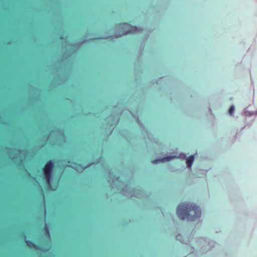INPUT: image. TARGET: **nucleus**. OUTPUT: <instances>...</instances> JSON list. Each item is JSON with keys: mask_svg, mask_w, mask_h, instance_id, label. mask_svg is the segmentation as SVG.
<instances>
[{"mask_svg": "<svg viewBox=\"0 0 257 257\" xmlns=\"http://www.w3.org/2000/svg\"><path fill=\"white\" fill-rule=\"evenodd\" d=\"M174 157H166V158H164L161 160H155L153 161V163H154V164H156V163H157L158 162H160V161H169L170 160H171V159H172L173 158H174Z\"/></svg>", "mask_w": 257, "mask_h": 257, "instance_id": "obj_5", "label": "nucleus"}, {"mask_svg": "<svg viewBox=\"0 0 257 257\" xmlns=\"http://www.w3.org/2000/svg\"><path fill=\"white\" fill-rule=\"evenodd\" d=\"M66 80H68V79H67L66 78H65V81H66Z\"/></svg>", "mask_w": 257, "mask_h": 257, "instance_id": "obj_8", "label": "nucleus"}, {"mask_svg": "<svg viewBox=\"0 0 257 257\" xmlns=\"http://www.w3.org/2000/svg\"><path fill=\"white\" fill-rule=\"evenodd\" d=\"M26 243L30 248H35L36 247V244L31 240H26Z\"/></svg>", "mask_w": 257, "mask_h": 257, "instance_id": "obj_6", "label": "nucleus"}, {"mask_svg": "<svg viewBox=\"0 0 257 257\" xmlns=\"http://www.w3.org/2000/svg\"><path fill=\"white\" fill-rule=\"evenodd\" d=\"M177 214L182 220L195 221L200 217L201 211L199 207L195 204L182 203L178 206Z\"/></svg>", "mask_w": 257, "mask_h": 257, "instance_id": "obj_1", "label": "nucleus"}, {"mask_svg": "<svg viewBox=\"0 0 257 257\" xmlns=\"http://www.w3.org/2000/svg\"><path fill=\"white\" fill-rule=\"evenodd\" d=\"M194 156H190L189 157L188 159L186 161V164L188 168H190L192 165V163L194 161Z\"/></svg>", "mask_w": 257, "mask_h": 257, "instance_id": "obj_4", "label": "nucleus"}, {"mask_svg": "<svg viewBox=\"0 0 257 257\" xmlns=\"http://www.w3.org/2000/svg\"><path fill=\"white\" fill-rule=\"evenodd\" d=\"M54 167V162L52 160H49L45 164L42 169L43 180L47 184L50 185L51 183Z\"/></svg>", "mask_w": 257, "mask_h": 257, "instance_id": "obj_2", "label": "nucleus"}, {"mask_svg": "<svg viewBox=\"0 0 257 257\" xmlns=\"http://www.w3.org/2000/svg\"><path fill=\"white\" fill-rule=\"evenodd\" d=\"M119 28H121L122 29H126V28H128V29L127 30H124L122 34L119 35V36H121L122 35H126L128 33H135L137 31H138V29L137 28V27H132L130 26V24H127V23H122V24H119Z\"/></svg>", "mask_w": 257, "mask_h": 257, "instance_id": "obj_3", "label": "nucleus"}, {"mask_svg": "<svg viewBox=\"0 0 257 257\" xmlns=\"http://www.w3.org/2000/svg\"><path fill=\"white\" fill-rule=\"evenodd\" d=\"M234 111V107L233 105H231L229 110H228V113L230 115H232Z\"/></svg>", "mask_w": 257, "mask_h": 257, "instance_id": "obj_7", "label": "nucleus"}, {"mask_svg": "<svg viewBox=\"0 0 257 257\" xmlns=\"http://www.w3.org/2000/svg\"><path fill=\"white\" fill-rule=\"evenodd\" d=\"M0 82H3V81H0Z\"/></svg>", "mask_w": 257, "mask_h": 257, "instance_id": "obj_9", "label": "nucleus"}]
</instances>
